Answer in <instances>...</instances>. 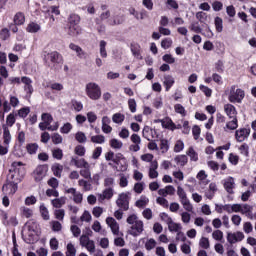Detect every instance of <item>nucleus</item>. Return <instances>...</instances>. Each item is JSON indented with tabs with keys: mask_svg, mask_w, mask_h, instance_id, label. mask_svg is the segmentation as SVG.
I'll return each instance as SVG.
<instances>
[{
	"mask_svg": "<svg viewBox=\"0 0 256 256\" xmlns=\"http://www.w3.org/2000/svg\"><path fill=\"white\" fill-rule=\"evenodd\" d=\"M106 224L110 227L113 235H119V223L113 217L106 218Z\"/></svg>",
	"mask_w": 256,
	"mask_h": 256,
	"instance_id": "11",
	"label": "nucleus"
},
{
	"mask_svg": "<svg viewBox=\"0 0 256 256\" xmlns=\"http://www.w3.org/2000/svg\"><path fill=\"white\" fill-rule=\"evenodd\" d=\"M49 187H52V189H57L59 187V180L57 178L52 177L48 180Z\"/></svg>",
	"mask_w": 256,
	"mask_h": 256,
	"instance_id": "57",
	"label": "nucleus"
},
{
	"mask_svg": "<svg viewBox=\"0 0 256 256\" xmlns=\"http://www.w3.org/2000/svg\"><path fill=\"white\" fill-rule=\"evenodd\" d=\"M110 147H112V149H121L123 147V142L113 138L110 140Z\"/></svg>",
	"mask_w": 256,
	"mask_h": 256,
	"instance_id": "36",
	"label": "nucleus"
},
{
	"mask_svg": "<svg viewBox=\"0 0 256 256\" xmlns=\"http://www.w3.org/2000/svg\"><path fill=\"white\" fill-rule=\"evenodd\" d=\"M3 139H4V145H9V143H11V132L7 127L4 128Z\"/></svg>",
	"mask_w": 256,
	"mask_h": 256,
	"instance_id": "31",
	"label": "nucleus"
},
{
	"mask_svg": "<svg viewBox=\"0 0 256 256\" xmlns=\"http://www.w3.org/2000/svg\"><path fill=\"white\" fill-rule=\"evenodd\" d=\"M107 42L105 40L100 41V55L103 59H107Z\"/></svg>",
	"mask_w": 256,
	"mask_h": 256,
	"instance_id": "29",
	"label": "nucleus"
},
{
	"mask_svg": "<svg viewBox=\"0 0 256 256\" xmlns=\"http://www.w3.org/2000/svg\"><path fill=\"white\" fill-rule=\"evenodd\" d=\"M78 185L83 187L84 191H91V183L87 182V180L81 179L78 181Z\"/></svg>",
	"mask_w": 256,
	"mask_h": 256,
	"instance_id": "45",
	"label": "nucleus"
},
{
	"mask_svg": "<svg viewBox=\"0 0 256 256\" xmlns=\"http://www.w3.org/2000/svg\"><path fill=\"white\" fill-rule=\"evenodd\" d=\"M21 82L24 83V91H26V93H29V95L33 94V85H31V83H33V80H31V78L27 77V76H23L21 78Z\"/></svg>",
	"mask_w": 256,
	"mask_h": 256,
	"instance_id": "14",
	"label": "nucleus"
},
{
	"mask_svg": "<svg viewBox=\"0 0 256 256\" xmlns=\"http://www.w3.org/2000/svg\"><path fill=\"white\" fill-rule=\"evenodd\" d=\"M40 29H41V26H39V24L34 22L30 23L27 26L28 33H37L38 31H40Z\"/></svg>",
	"mask_w": 256,
	"mask_h": 256,
	"instance_id": "32",
	"label": "nucleus"
},
{
	"mask_svg": "<svg viewBox=\"0 0 256 256\" xmlns=\"http://www.w3.org/2000/svg\"><path fill=\"white\" fill-rule=\"evenodd\" d=\"M46 195L47 197H59V191H57V188L47 189Z\"/></svg>",
	"mask_w": 256,
	"mask_h": 256,
	"instance_id": "62",
	"label": "nucleus"
},
{
	"mask_svg": "<svg viewBox=\"0 0 256 256\" xmlns=\"http://www.w3.org/2000/svg\"><path fill=\"white\" fill-rule=\"evenodd\" d=\"M174 110L176 113H179V115H182V117H185V115H187V111H185V107H183V105L181 104H176L174 106Z\"/></svg>",
	"mask_w": 256,
	"mask_h": 256,
	"instance_id": "42",
	"label": "nucleus"
},
{
	"mask_svg": "<svg viewBox=\"0 0 256 256\" xmlns=\"http://www.w3.org/2000/svg\"><path fill=\"white\" fill-rule=\"evenodd\" d=\"M239 125L237 124V117H234L232 121L226 124V129H230V131H235Z\"/></svg>",
	"mask_w": 256,
	"mask_h": 256,
	"instance_id": "39",
	"label": "nucleus"
},
{
	"mask_svg": "<svg viewBox=\"0 0 256 256\" xmlns=\"http://www.w3.org/2000/svg\"><path fill=\"white\" fill-rule=\"evenodd\" d=\"M215 23V28L217 33H222L223 32V19L219 16H217L214 20Z\"/></svg>",
	"mask_w": 256,
	"mask_h": 256,
	"instance_id": "28",
	"label": "nucleus"
},
{
	"mask_svg": "<svg viewBox=\"0 0 256 256\" xmlns=\"http://www.w3.org/2000/svg\"><path fill=\"white\" fill-rule=\"evenodd\" d=\"M51 203L55 209H61V207L67 203V197L62 196L60 198H55L51 201Z\"/></svg>",
	"mask_w": 256,
	"mask_h": 256,
	"instance_id": "18",
	"label": "nucleus"
},
{
	"mask_svg": "<svg viewBox=\"0 0 256 256\" xmlns=\"http://www.w3.org/2000/svg\"><path fill=\"white\" fill-rule=\"evenodd\" d=\"M163 85L166 89V91H169L171 89L172 85H175V78L171 75L164 76V82Z\"/></svg>",
	"mask_w": 256,
	"mask_h": 256,
	"instance_id": "19",
	"label": "nucleus"
},
{
	"mask_svg": "<svg viewBox=\"0 0 256 256\" xmlns=\"http://www.w3.org/2000/svg\"><path fill=\"white\" fill-rule=\"evenodd\" d=\"M26 225L28 227V231H32L33 233L37 231V222H35V220H29L26 222Z\"/></svg>",
	"mask_w": 256,
	"mask_h": 256,
	"instance_id": "48",
	"label": "nucleus"
},
{
	"mask_svg": "<svg viewBox=\"0 0 256 256\" xmlns=\"http://www.w3.org/2000/svg\"><path fill=\"white\" fill-rule=\"evenodd\" d=\"M171 45H173V40H171V38H165L161 42L162 49H169V47H171Z\"/></svg>",
	"mask_w": 256,
	"mask_h": 256,
	"instance_id": "55",
	"label": "nucleus"
},
{
	"mask_svg": "<svg viewBox=\"0 0 256 256\" xmlns=\"http://www.w3.org/2000/svg\"><path fill=\"white\" fill-rule=\"evenodd\" d=\"M224 189H226L227 193L233 195V189H235V179H233V177L227 179L224 183Z\"/></svg>",
	"mask_w": 256,
	"mask_h": 256,
	"instance_id": "16",
	"label": "nucleus"
},
{
	"mask_svg": "<svg viewBox=\"0 0 256 256\" xmlns=\"http://www.w3.org/2000/svg\"><path fill=\"white\" fill-rule=\"evenodd\" d=\"M196 19H198L200 23H205V21H207V13L205 12L196 13Z\"/></svg>",
	"mask_w": 256,
	"mask_h": 256,
	"instance_id": "61",
	"label": "nucleus"
},
{
	"mask_svg": "<svg viewBox=\"0 0 256 256\" xmlns=\"http://www.w3.org/2000/svg\"><path fill=\"white\" fill-rule=\"evenodd\" d=\"M52 157L58 161H61V159H63V150L61 148L52 150Z\"/></svg>",
	"mask_w": 256,
	"mask_h": 256,
	"instance_id": "35",
	"label": "nucleus"
},
{
	"mask_svg": "<svg viewBox=\"0 0 256 256\" xmlns=\"http://www.w3.org/2000/svg\"><path fill=\"white\" fill-rule=\"evenodd\" d=\"M125 23V15L121 12L114 13L108 20L107 24L110 27H115L116 25H123Z\"/></svg>",
	"mask_w": 256,
	"mask_h": 256,
	"instance_id": "6",
	"label": "nucleus"
},
{
	"mask_svg": "<svg viewBox=\"0 0 256 256\" xmlns=\"http://www.w3.org/2000/svg\"><path fill=\"white\" fill-rule=\"evenodd\" d=\"M44 62L46 63V67L57 71L59 65H63V55L57 51L47 53L44 56Z\"/></svg>",
	"mask_w": 256,
	"mask_h": 256,
	"instance_id": "2",
	"label": "nucleus"
},
{
	"mask_svg": "<svg viewBox=\"0 0 256 256\" xmlns=\"http://www.w3.org/2000/svg\"><path fill=\"white\" fill-rule=\"evenodd\" d=\"M52 171L55 177H61V173H63V165L56 163L52 166Z\"/></svg>",
	"mask_w": 256,
	"mask_h": 256,
	"instance_id": "26",
	"label": "nucleus"
},
{
	"mask_svg": "<svg viewBox=\"0 0 256 256\" xmlns=\"http://www.w3.org/2000/svg\"><path fill=\"white\" fill-rule=\"evenodd\" d=\"M155 245H157V242L155 239L151 238L145 243V248L147 251H151V249H155Z\"/></svg>",
	"mask_w": 256,
	"mask_h": 256,
	"instance_id": "54",
	"label": "nucleus"
},
{
	"mask_svg": "<svg viewBox=\"0 0 256 256\" xmlns=\"http://www.w3.org/2000/svg\"><path fill=\"white\" fill-rule=\"evenodd\" d=\"M224 111L226 113V115H228V117H230V119H233L235 117H237V110L235 109V106H233L232 104H226L224 106Z\"/></svg>",
	"mask_w": 256,
	"mask_h": 256,
	"instance_id": "17",
	"label": "nucleus"
},
{
	"mask_svg": "<svg viewBox=\"0 0 256 256\" xmlns=\"http://www.w3.org/2000/svg\"><path fill=\"white\" fill-rule=\"evenodd\" d=\"M75 139H76V141H78V143H86L87 142V136H85V133H83V132H77L75 135Z\"/></svg>",
	"mask_w": 256,
	"mask_h": 256,
	"instance_id": "47",
	"label": "nucleus"
},
{
	"mask_svg": "<svg viewBox=\"0 0 256 256\" xmlns=\"http://www.w3.org/2000/svg\"><path fill=\"white\" fill-rule=\"evenodd\" d=\"M243 239H245V234H243V232H236V233L228 232L227 233V241L231 245H233L234 243H237L239 241H243Z\"/></svg>",
	"mask_w": 256,
	"mask_h": 256,
	"instance_id": "9",
	"label": "nucleus"
},
{
	"mask_svg": "<svg viewBox=\"0 0 256 256\" xmlns=\"http://www.w3.org/2000/svg\"><path fill=\"white\" fill-rule=\"evenodd\" d=\"M249 129L247 128H242L240 130H237L235 133V137L237 139V141H239V143H243V141H245V139H247L249 137Z\"/></svg>",
	"mask_w": 256,
	"mask_h": 256,
	"instance_id": "13",
	"label": "nucleus"
},
{
	"mask_svg": "<svg viewBox=\"0 0 256 256\" xmlns=\"http://www.w3.org/2000/svg\"><path fill=\"white\" fill-rule=\"evenodd\" d=\"M70 163H73L78 169H89L90 167L89 162L86 161L84 158L79 159L78 157H72Z\"/></svg>",
	"mask_w": 256,
	"mask_h": 256,
	"instance_id": "12",
	"label": "nucleus"
},
{
	"mask_svg": "<svg viewBox=\"0 0 256 256\" xmlns=\"http://www.w3.org/2000/svg\"><path fill=\"white\" fill-rule=\"evenodd\" d=\"M212 237L213 239H215L216 241H221V239H223V231L221 230H216L212 233Z\"/></svg>",
	"mask_w": 256,
	"mask_h": 256,
	"instance_id": "64",
	"label": "nucleus"
},
{
	"mask_svg": "<svg viewBox=\"0 0 256 256\" xmlns=\"http://www.w3.org/2000/svg\"><path fill=\"white\" fill-rule=\"evenodd\" d=\"M71 129H73V125L67 122L60 128V133L67 135L68 133H71Z\"/></svg>",
	"mask_w": 256,
	"mask_h": 256,
	"instance_id": "40",
	"label": "nucleus"
},
{
	"mask_svg": "<svg viewBox=\"0 0 256 256\" xmlns=\"http://www.w3.org/2000/svg\"><path fill=\"white\" fill-rule=\"evenodd\" d=\"M162 127L164 129H170L171 131H175V129H177V126L171 118H165L164 121H162Z\"/></svg>",
	"mask_w": 256,
	"mask_h": 256,
	"instance_id": "20",
	"label": "nucleus"
},
{
	"mask_svg": "<svg viewBox=\"0 0 256 256\" xmlns=\"http://www.w3.org/2000/svg\"><path fill=\"white\" fill-rule=\"evenodd\" d=\"M130 49L132 52V55H134V57H136V59H143V56H141V46L138 43H132L130 45Z\"/></svg>",
	"mask_w": 256,
	"mask_h": 256,
	"instance_id": "15",
	"label": "nucleus"
},
{
	"mask_svg": "<svg viewBox=\"0 0 256 256\" xmlns=\"http://www.w3.org/2000/svg\"><path fill=\"white\" fill-rule=\"evenodd\" d=\"M74 151L76 155H78L79 157H83L85 155V146L78 145L75 147Z\"/></svg>",
	"mask_w": 256,
	"mask_h": 256,
	"instance_id": "58",
	"label": "nucleus"
},
{
	"mask_svg": "<svg viewBox=\"0 0 256 256\" xmlns=\"http://www.w3.org/2000/svg\"><path fill=\"white\" fill-rule=\"evenodd\" d=\"M67 23V33L70 37H77V35H81L82 30L81 26H79V23H81V16H79V14H69Z\"/></svg>",
	"mask_w": 256,
	"mask_h": 256,
	"instance_id": "1",
	"label": "nucleus"
},
{
	"mask_svg": "<svg viewBox=\"0 0 256 256\" xmlns=\"http://www.w3.org/2000/svg\"><path fill=\"white\" fill-rule=\"evenodd\" d=\"M40 213L45 221H49V210H47L45 204L40 205Z\"/></svg>",
	"mask_w": 256,
	"mask_h": 256,
	"instance_id": "37",
	"label": "nucleus"
},
{
	"mask_svg": "<svg viewBox=\"0 0 256 256\" xmlns=\"http://www.w3.org/2000/svg\"><path fill=\"white\" fill-rule=\"evenodd\" d=\"M142 137L147 139V141H151V139H155V137H157V131L149 126H144Z\"/></svg>",
	"mask_w": 256,
	"mask_h": 256,
	"instance_id": "10",
	"label": "nucleus"
},
{
	"mask_svg": "<svg viewBox=\"0 0 256 256\" xmlns=\"http://www.w3.org/2000/svg\"><path fill=\"white\" fill-rule=\"evenodd\" d=\"M228 99L230 103H241L245 99V91L237 89V86H232Z\"/></svg>",
	"mask_w": 256,
	"mask_h": 256,
	"instance_id": "4",
	"label": "nucleus"
},
{
	"mask_svg": "<svg viewBox=\"0 0 256 256\" xmlns=\"http://www.w3.org/2000/svg\"><path fill=\"white\" fill-rule=\"evenodd\" d=\"M15 25H23L25 23V14L18 12L14 16Z\"/></svg>",
	"mask_w": 256,
	"mask_h": 256,
	"instance_id": "27",
	"label": "nucleus"
},
{
	"mask_svg": "<svg viewBox=\"0 0 256 256\" xmlns=\"http://www.w3.org/2000/svg\"><path fill=\"white\" fill-rule=\"evenodd\" d=\"M192 134L195 140L199 139V136L201 135V128L198 125L193 126Z\"/></svg>",
	"mask_w": 256,
	"mask_h": 256,
	"instance_id": "60",
	"label": "nucleus"
},
{
	"mask_svg": "<svg viewBox=\"0 0 256 256\" xmlns=\"http://www.w3.org/2000/svg\"><path fill=\"white\" fill-rule=\"evenodd\" d=\"M75 255H77V249H75V246L73 244L68 243L66 256H75Z\"/></svg>",
	"mask_w": 256,
	"mask_h": 256,
	"instance_id": "41",
	"label": "nucleus"
},
{
	"mask_svg": "<svg viewBox=\"0 0 256 256\" xmlns=\"http://www.w3.org/2000/svg\"><path fill=\"white\" fill-rule=\"evenodd\" d=\"M112 121L113 123H122L123 121H125V115L121 114V113H116L112 116Z\"/></svg>",
	"mask_w": 256,
	"mask_h": 256,
	"instance_id": "38",
	"label": "nucleus"
},
{
	"mask_svg": "<svg viewBox=\"0 0 256 256\" xmlns=\"http://www.w3.org/2000/svg\"><path fill=\"white\" fill-rule=\"evenodd\" d=\"M113 197V188H106L103 194H100V199H111Z\"/></svg>",
	"mask_w": 256,
	"mask_h": 256,
	"instance_id": "34",
	"label": "nucleus"
},
{
	"mask_svg": "<svg viewBox=\"0 0 256 256\" xmlns=\"http://www.w3.org/2000/svg\"><path fill=\"white\" fill-rule=\"evenodd\" d=\"M160 149L162 153H167V151H169V141L162 139L160 142Z\"/></svg>",
	"mask_w": 256,
	"mask_h": 256,
	"instance_id": "49",
	"label": "nucleus"
},
{
	"mask_svg": "<svg viewBox=\"0 0 256 256\" xmlns=\"http://www.w3.org/2000/svg\"><path fill=\"white\" fill-rule=\"evenodd\" d=\"M41 118L44 123H47V125H51V123L53 122V116H51V114L49 113H43Z\"/></svg>",
	"mask_w": 256,
	"mask_h": 256,
	"instance_id": "52",
	"label": "nucleus"
},
{
	"mask_svg": "<svg viewBox=\"0 0 256 256\" xmlns=\"http://www.w3.org/2000/svg\"><path fill=\"white\" fill-rule=\"evenodd\" d=\"M174 161L177 165H180V167H185L189 162V158H187V155H178L174 158Z\"/></svg>",
	"mask_w": 256,
	"mask_h": 256,
	"instance_id": "21",
	"label": "nucleus"
},
{
	"mask_svg": "<svg viewBox=\"0 0 256 256\" xmlns=\"http://www.w3.org/2000/svg\"><path fill=\"white\" fill-rule=\"evenodd\" d=\"M91 142L92 143H98V144H103L105 143V136L103 135H96L91 137Z\"/></svg>",
	"mask_w": 256,
	"mask_h": 256,
	"instance_id": "46",
	"label": "nucleus"
},
{
	"mask_svg": "<svg viewBox=\"0 0 256 256\" xmlns=\"http://www.w3.org/2000/svg\"><path fill=\"white\" fill-rule=\"evenodd\" d=\"M9 37H11V34L9 33V29L4 28L0 31V39H2V41H7Z\"/></svg>",
	"mask_w": 256,
	"mask_h": 256,
	"instance_id": "50",
	"label": "nucleus"
},
{
	"mask_svg": "<svg viewBox=\"0 0 256 256\" xmlns=\"http://www.w3.org/2000/svg\"><path fill=\"white\" fill-rule=\"evenodd\" d=\"M29 113H31V109L29 107H24L18 111V115L19 117H22V119H25Z\"/></svg>",
	"mask_w": 256,
	"mask_h": 256,
	"instance_id": "53",
	"label": "nucleus"
},
{
	"mask_svg": "<svg viewBox=\"0 0 256 256\" xmlns=\"http://www.w3.org/2000/svg\"><path fill=\"white\" fill-rule=\"evenodd\" d=\"M129 195V192L121 193L116 200L117 207L122 209V211H129Z\"/></svg>",
	"mask_w": 256,
	"mask_h": 256,
	"instance_id": "5",
	"label": "nucleus"
},
{
	"mask_svg": "<svg viewBox=\"0 0 256 256\" xmlns=\"http://www.w3.org/2000/svg\"><path fill=\"white\" fill-rule=\"evenodd\" d=\"M54 215L56 219H58L59 221H63V219L65 218V210L64 209L55 210Z\"/></svg>",
	"mask_w": 256,
	"mask_h": 256,
	"instance_id": "56",
	"label": "nucleus"
},
{
	"mask_svg": "<svg viewBox=\"0 0 256 256\" xmlns=\"http://www.w3.org/2000/svg\"><path fill=\"white\" fill-rule=\"evenodd\" d=\"M145 189V182H137L134 185L133 191L137 193L138 195H141L143 193V190Z\"/></svg>",
	"mask_w": 256,
	"mask_h": 256,
	"instance_id": "33",
	"label": "nucleus"
},
{
	"mask_svg": "<svg viewBox=\"0 0 256 256\" xmlns=\"http://www.w3.org/2000/svg\"><path fill=\"white\" fill-rule=\"evenodd\" d=\"M86 95L92 101H99L101 99V87L95 82H90L86 85Z\"/></svg>",
	"mask_w": 256,
	"mask_h": 256,
	"instance_id": "3",
	"label": "nucleus"
},
{
	"mask_svg": "<svg viewBox=\"0 0 256 256\" xmlns=\"http://www.w3.org/2000/svg\"><path fill=\"white\" fill-rule=\"evenodd\" d=\"M21 181H23V176H20L19 178H16L15 180L10 181V186L12 187L11 193H13V194L17 193V189H18L17 185H19V183H21Z\"/></svg>",
	"mask_w": 256,
	"mask_h": 256,
	"instance_id": "25",
	"label": "nucleus"
},
{
	"mask_svg": "<svg viewBox=\"0 0 256 256\" xmlns=\"http://www.w3.org/2000/svg\"><path fill=\"white\" fill-rule=\"evenodd\" d=\"M162 61H164L165 63H168L169 65H173V63H175V58L171 54H165L162 57Z\"/></svg>",
	"mask_w": 256,
	"mask_h": 256,
	"instance_id": "51",
	"label": "nucleus"
},
{
	"mask_svg": "<svg viewBox=\"0 0 256 256\" xmlns=\"http://www.w3.org/2000/svg\"><path fill=\"white\" fill-rule=\"evenodd\" d=\"M80 175L81 177H84V179L91 180V170H89V168H84L80 170Z\"/></svg>",
	"mask_w": 256,
	"mask_h": 256,
	"instance_id": "59",
	"label": "nucleus"
},
{
	"mask_svg": "<svg viewBox=\"0 0 256 256\" xmlns=\"http://www.w3.org/2000/svg\"><path fill=\"white\" fill-rule=\"evenodd\" d=\"M51 139H52V142L54 143V145H59V144L63 143V137L60 136L59 133H54L51 136Z\"/></svg>",
	"mask_w": 256,
	"mask_h": 256,
	"instance_id": "43",
	"label": "nucleus"
},
{
	"mask_svg": "<svg viewBox=\"0 0 256 256\" xmlns=\"http://www.w3.org/2000/svg\"><path fill=\"white\" fill-rule=\"evenodd\" d=\"M167 225L171 233H179V231L182 229L181 224L175 223L173 220H171V222H169Z\"/></svg>",
	"mask_w": 256,
	"mask_h": 256,
	"instance_id": "23",
	"label": "nucleus"
},
{
	"mask_svg": "<svg viewBox=\"0 0 256 256\" xmlns=\"http://www.w3.org/2000/svg\"><path fill=\"white\" fill-rule=\"evenodd\" d=\"M26 149L28 153H30V155H35V153H37V150L39 149V145H37L36 143L28 144Z\"/></svg>",
	"mask_w": 256,
	"mask_h": 256,
	"instance_id": "44",
	"label": "nucleus"
},
{
	"mask_svg": "<svg viewBox=\"0 0 256 256\" xmlns=\"http://www.w3.org/2000/svg\"><path fill=\"white\" fill-rule=\"evenodd\" d=\"M143 231V221L139 220L136 223L132 224L128 233L129 235H132V237H139V235H141Z\"/></svg>",
	"mask_w": 256,
	"mask_h": 256,
	"instance_id": "8",
	"label": "nucleus"
},
{
	"mask_svg": "<svg viewBox=\"0 0 256 256\" xmlns=\"http://www.w3.org/2000/svg\"><path fill=\"white\" fill-rule=\"evenodd\" d=\"M202 249H209V238L202 237L199 242Z\"/></svg>",
	"mask_w": 256,
	"mask_h": 256,
	"instance_id": "63",
	"label": "nucleus"
},
{
	"mask_svg": "<svg viewBox=\"0 0 256 256\" xmlns=\"http://www.w3.org/2000/svg\"><path fill=\"white\" fill-rule=\"evenodd\" d=\"M33 173H34V180L36 181V183H39L43 181V178L45 177V175H47V166L39 165L36 167Z\"/></svg>",
	"mask_w": 256,
	"mask_h": 256,
	"instance_id": "7",
	"label": "nucleus"
},
{
	"mask_svg": "<svg viewBox=\"0 0 256 256\" xmlns=\"http://www.w3.org/2000/svg\"><path fill=\"white\" fill-rule=\"evenodd\" d=\"M186 155L190 157V161H199V154L195 151L193 146L189 147L188 151L186 152Z\"/></svg>",
	"mask_w": 256,
	"mask_h": 256,
	"instance_id": "22",
	"label": "nucleus"
},
{
	"mask_svg": "<svg viewBox=\"0 0 256 256\" xmlns=\"http://www.w3.org/2000/svg\"><path fill=\"white\" fill-rule=\"evenodd\" d=\"M201 35H204V37H208L209 39H211V37H213V32L211 31L209 24H207V23L202 24Z\"/></svg>",
	"mask_w": 256,
	"mask_h": 256,
	"instance_id": "24",
	"label": "nucleus"
},
{
	"mask_svg": "<svg viewBox=\"0 0 256 256\" xmlns=\"http://www.w3.org/2000/svg\"><path fill=\"white\" fill-rule=\"evenodd\" d=\"M190 31L193 33H203V28L199 25V22H192L189 26Z\"/></svg>",
	"mask_w": 256,
	"mask_h": 256,
	"instance_id": "30",
	"label": "nucleus"
}]
</instances>
